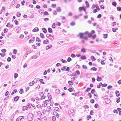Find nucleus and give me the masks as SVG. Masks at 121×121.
<instances>
[{
	"label": "nucleus",
	"instance_id": "obj_37",
	"mask_svg": "<svg viewBox=\"0 0 121 121\" xmlns=\"http://www.w3.org/2000/svg\"><path fill=\"white\" fill-rule=\"evenodd\" d=\"M75 22H71L70 23V25L72 26H74L75 25Z\"/></svg>",
	"mask_w": 121,
	"mask_h": 121
},
{
	"label": "nucleus",
	"instance_id": "obj_42",
	"mask_svg": "<svg viewBox=\"0 0 121 121\" xmlns=\"http://www.w3.org/2000/svg\"><path fill=\"white\" fill-rule=\"evenodd\" d=\"M36 106L37 107V108H41L42 107L41 105L40 104H38Z\"/></svg>",
	"mask_w": 121,
	"mask_h": 121
},
{
	"label": "nucleus",
	"instance_id": "obj_39",
	"mask_svg": "<svg viewBox=\"0 0 121 121\" xmlns=\"http://www.w3.org/2000/svg\"><path fill=\"white\" fill-rule=\"evenodd\" d=\"M85 3L87 7H89V4L88 1H86Z\"/></svg>",
	"mask_w": 121,
	"mask_h": 121
},
{
	"label": "nucleus",
	"instance_id": "obj_4",
	"mask_svg": "<svg viewBox=\"0 0 121 121\" xmlns=\"http://www.w3.org/2000/svg\"><path fill=\"white\" fill-rule=\"evenodd\" d=\"M35 40V37H32L29 40V43H31L34 42Z\"/></svg>",
	"mask_w": 121,
	"mask_h": 121
},
{
	"label": "nucleus",
	"instance_id": "obj_3",
	"mask_svg": "<svg viewBox=\"0 0 121 121\" xmlns=\"http://www.w3.org/2000/svg\"><path fill=\"white\" fill-rule=\"evenodd\" d=\"M48 101L47 100H45L44 101L43 104H42V106L43 107H45L47 106L48 104Z\"/></svg>",
	"mask_w": 121,
	"mask_h": 121
},
{
	"label": "nucleus",
	"instance_id": "obj_9",
	"mask_svg": "<svg viewBox=\"0 0 121 121\" xmlns=\"http://www.w3.org/2000/svg\"><path fill=\"white\" fill-rule=\"evenodd\" d=\"M39 30V28L37 27H36L34 28L32 30L33 32H36L38 31Z\"/></svg>",
	"mask_w": 121,
	"mask_h": 121
},
{
	"label": "nucleus",
	"instance_id": "obj_13",
	"mask_svg": "<svg viewBox=\"0 0 121 121\" xmlns=\"http://www.w3.org/2000/svg\"><path fill=\"white\" fill-rule=\"evenodd\" d=\"M19 97L18 96H17L14 98V100L15 101H17L19 99Z\"/></svg>",
	"mask_w": 121,
	"mask_h": 121
},
{
	"label": "nucleus",
	"instance_id": "obj_53",
	"mask_svg": "<svg viewBox=\"0 0 121 121\" xmlns=\"http://www.w3.org/2000/svg\"><path fill=\"white\" fill-rule=\"evenodd\" d=\"M51 109V108L50 107H48L47 108V111L48 112L49 111V110Z\"/></svg>",
	"mask_w": 121,
	"mask_h": 121
},
{
	"label": "nucleus",
	"instance_id": "obj_29",
	"mask_svg": "<svg viewBox=\"0 0 121 121\" xmlns=\"http://www.w3.org/2000/svg\"><path fill=\"white\" fill-rule=\"evenodd\" d=\"M60 60L63 63H67V61L65 60H64L63 59H60Z\"/></svg>",
	"mask_w": 121,
	"mask_h": 121
},
{
	"label": "nucleus",
	"instance_id": "obj_22",
	"mask_svg": "<svg viewBox=\"0 0 121 121\" xmlns=\"http://www.w3.org/2000/svg\"><path fill=\"white\" fill-rule=\"evenodd\" d=\"M17 90L16 89H15L12 92L11 94V95H13L17 91Z\"/></svg>",
	"mask_w": 121,
	"mask_h": 121
},
{
	"label": "nucleus",
	"instance_id": "obj_49",
	"mask_svg": "<svg viewBox=\"0 0 121 121\" xmlns=\"http://www.w3.org/2000/svg\"><path fill=\"white\" fill-rule=\"evenodd\" d=\"M13 54H16L17 53V50L16 49H14L13 50Z\"/></svg>",
	"mask_w": 121,
	"mask_h": 121
},
{
	"label": "nucleus",
	"instance_id": "obj_5",
	"mask_svg": "<svg viewBox=\"0 0 121 121\" xmlns=\"http://www.w3.org/2000/svg\"><path fill=\"white\" fill-rule=\"evenodd\" d=\"M24 117L23 116H20L18 117L16 119V121H20L22 119L24 118Z\"/></svg>",
	"mask_w": 121,
	"mask_h": 121
},
{
	"label": "nucleus",
	"instance_id": "obj_55",
	"mask_svg": "<svg viewBox=\"0 0 121 121\" xmlns=\"http://www.w3.org/2000/svg\"><path fill=\"white\" fill-rule=\"evenodd\" d=\"M21 15V14L19 12H17V16L18 17H20Z\"/></svg>",
	"mask_w": 121,
	"mask_h": 121
},
{
	"label": "nucleus",
	"instance_id": "obj_8",
	"mask_svg": "<svg viewBox=\"0 0 121 121\" xmlns=\"http://www.w3.org/2000/svg\"><path fill=\"white\" fill-rule=\"evenodd\" d=\"M78 35L79 36L80 38L82 39L83 38V36L84 35L83 33H79Z\"/></svg>",
	"mask_w": 121,
	"mask_h": 121
},
{
	"label": "nucleus",
	"instance_id": "obj_1",
	"mask_svg": "<svg viewBox=\"0 0 121 121\" xmlns=\"http://www.w3.org/2000/svg\"><path fill=\"white\" fill-rule=\"evenodd\" d=\"M33 115L31 113H29V115L27 117V119L29 121H32L33 119Z\"/></svg>",
	"mask_w": 121,
	"mask_h": 121
},
{
	"label": "nucleus",
	"instance_id": "obj_31",
	"mask_svg": "<svg viewBox=\"0 0 121 121\" xmlns=\"http://www.w3.org/2000/svg\"><path fill=\"white\" fill-rule=\"evenodd\" d=\"M69 84L70 85H72L73 84V83L70 81H69L68 82Z\"/></svg>",
	"mask_w": 121,
	"mask_h": 121
},
{
	"label": "nucleus",
	"instance_id": "obj_57",
	"mask_svg": "<svg viewBox=\"0 0 121 121\" xmlns=\"http://www.w3.org/2000/svg\"><path fill=\"white\" fill-rule=\"evenodd\" d=\"M91 118V116L89 115H88L87 117V119L89 120Z\"/></svg>",
	"mask_w": 121,
	"mask_h": 121
},
{
	"label": "nucleus",
	"instance_id": "obj_24",
	"mask_svg": "<svg viewBox=\"0 0 121 121\" xmlns=\"http://www.w3.org/2000/svg\"><path fill=\"white\" fill-rule=\"evenodd\" d=\"M97 69V68L95 67H93L91 69V70H93L94 71H96Z\"/></svg>",
	"mask_w": 121,
	"mask_h": 121
},
{
	"label": "nucleus",
	"instance_id": "obj_12",
	"mask_svg": "<svg viewBox=\"0 0 121 121\" xmlns=\"http://www.w3.org/2000/svg\"><path fill=\"white\" fill-rule=\"evenodd\" d=\"M52 45H48L46 47V50H48L50 48L52 47Z\"/></svg>",
	"mask_w": 121,
	"mask_h": 121
},
{
	"label": "nucleus",
	"instance_id": "obj_33",
	"mask_svg": "<svg viewBox=\"0 0 121 121\" xmlns=\"http://www.w3.org/2000/svg\"><path fill=\"white\" fill-rule=\"evenodd\" d=\"M82 68L84 69H87V67L85 65H82Z\"/></svg>",
	"mask_w": 121,
	"mask_h": 121
},
{
	"label": "nucleus",
	"instance_id": "obj_10",
	"mask_svg": "<svg viewBox=\"0 0 121 121\" xmlns=\"http://www.w3.org/2000/svg\"><path fill=\"white\" fill-rule=\"evenodd\" d=\"M39 78H35L34 79L33 81L32 82H34V84L35 83H36L37 82V81L39 80Z\"/></svg>",
	"mask_w": 121,
	"mask_h": 121
},
{
	"label": "nucleus",
	"instance_id": "obj_15",
	"mask_svg": "<svg viewBox=\"0 0 121 121\" xmlns=\"http://www.w3.org/2000/svg\"><path fill=\"white\" fill-rule=\"evenodd\" d=\"M23 108L22 110L24 111L27 109L28 108V107L27 106H23L22 107Z\"/></svg>",
	"mask_w": 121,
	"mask_h": 121
},
{
	"label": "nucleus",
	"instance_id": "obj_2",
	"mask_svg": "<svg viewBox=\"0 0 121 121\" xmlns=\"http://www.w3.org/2000/svg\"><path fill=\"white\" fill-rule=\"evenodd\" d=\"M74 111L72 109H70L69 110L68 114L70 116H73L74 114Z\"/></svg>",
	"mask_w": 121,
	"mask_h": 121
},
{
	"label": "nucleus",
	"instance_id": "obj_44",
	"mask_svg": "<svg viewBox=\"0 0 121 121\" xmlns=\"http://www.w3.org/2000/svg\"><path fill=\"white\" fill-rule=\"evenodd\" d=\"M117 10L119 11H121V7H118L117 8Z\"/></svg>",
	"mask_w": 121,
	"mask_h": 121
},
{
	"label": "nucleus",
	"instance_id": "obj_27",
	"mask_svg": "<svg viewBox=\"0 0 121 121\" xmlns=\"http://www.w3.org/2000/svg\"><path fill=\"white\" fill-rule=\"evenodd\" d=\"M44 93H43V94H42V95L41 96V97L40 99L42 100L44 99L45 98V96H44L43 95H44Z\"/></svg>",
	"mask_w": 121,
	"mask_h": 121
},
{
	"label": "nucleus",
	"instance_id": "obj_56",
	"mask_svg": "<svg viewBox=\"0 0 121 121\" xmlns=\"http://www.w3.org/2000/svg\"><path fill=\"white\" fill-rule=\"evenodd\" d=\"M56 25V24L55 23H53L52 26V28H55L56 27H55V26Z\"/></svg>",
	"mask_w": 121,
	"mask_h": 121
},
{
	"label": "nucleus",
	"instance_id": "obj_62",
	"mask_svg": "<svg viewBox=\"0 0 121 121\" xmlns=\"http://www.w3.org/2000/svg\"><path fill=\"white\" fill-rule=\"evenodd\" d=\"M70 69L69 67H67L66 68V69L65 70V71H69Z\"/></svg>",
	"mask_w": 121,
	"mask_h": 121
},
{
	"label": "nucleus",
	"instance_id": "obj_25",
	"mask_svg": "<svg viewBox=\"0 0 121 121\" xmlns=\"http://www.w3.org/2000/svg\"><path fill=\"white\" fill-rule=\"evenodd\" d=\"M118 29V28H112V31L115 32L116 30Z\"/></svg>",
	"mask_w": 121,
	"mask_h": 121
},
{
	"label": "nucleus",
	"instance_id": "obj_51",
	"mask_svg": "<svg viewBox=\"0 0 121 121\" xmlns=\"http://www.w3.org/2000/svg\"><path fill=\"white\" fill-rule=\"evenodd\" d=\"M52 119L53 121H55L56 120V117L55 116H53L52 117Z\"/></svg>",
	"mask_w": 121,
	"mask_h": 121
},
{
	"label": "nucleus",
	"instance_id": "obj_26",
	"mask_svg": "<svg viewBox=\"0 0 121 121\" xmlns=\"http://www.w3.org/2000/svg\"><path fill=\"white\" fill-rule=\"evenodd\" d=\"M40 81V83L43 84H45V83L43 82V79H40L39 80Z\"/></svg>",
	"mask_w": 121,
	"mask_h": 121
},
{
	"label": "nucleus",
	"instance_id": "obj_63",
	"mask_svg": "<svg viewBox=\"0 0 121 121\" xmlns=\"http://www.w3.org/2000/svg\"><path fill=\"white\" fill-rule=\"evenodd\" d=\"M113 112L114 113H116V114H117L118 113V112L117 111L116 109H114L113 111Z\"/></svg>",
	"mask_w": 121,
	"mask_h": 121
},
{
	"label": "nucleus",
	"instance_id": "obj_6",
	"mask_svg": "<svg viewBox=\"0 0 121 121\" xmlns=\"http://www.w3.org/2000/svg\"><path fill=\"white\" fill-rule=\"evenodd\" d=\"M6 26L7 27H9L10 28H11L13 27V25H11L10 22H8Z\"/></svg>",
	"mask_w": 121,
	"mask_h": 121
},
{
	"label": "nucleus",
	"instance_id": "obj_7",
	"mask_svg": "<svg viewBox=\"0 0 121 121\" xmlns=\"http://www.w3.org/2000/svg\"><path fill=\"white\" fill-rule=\"evenodd\" d=\"M96 28L97 31L99 32H100L102 30V28H100L98 25L97 26Z\"/></svg>",
	"mask_w": 121,
	"mask_h": 121
},
{
	"label": "nucleus",
	"instance_id": "obj_30",
	"mask_svg": "<svg viewBox=\"0 0 121 121\" xmlns=\"http://www.w3.org/2000/svg\"><path fill=\"white\" fill-rule=\"evenodd\" d=\"M56 92L58 94H59L60 93V91L59 89H57L56 90Z\"/></svg>",
	"mask_w": 121,
	"mask_h": 121
},
{
	"label": "nucleus",
	"instance_id": "obj_59",
	"mask_svg": "<svg viewBox=\"0 0 121 121\" xmlns=\"http://www.w3.org/2000/svg\"><path fill=\"white\" fill-rule=\"evenodd\" d=\"M95 7H96V9H97L98 10H100V9L99 7L98 6V5L97 4H96L95 5Z\"/></svg>",
	"mask_w": 121,
	"mask_h": 121
},
{
	"label": "nucleus",
	"instance_id": "obj_32",
	"mask_svg": "<svg viewBox=\"0 0 121 121\" xmlns=\"http://www.w3.org/2000/svg\"><path fill=\"white\" fill-rule=\"evenodd\" d=\"M120 101V98H117L116 99V102L117 103H119Z\"/></svg>",
	"mask_w": 121,
	"mask_h": 121
},
{
	"label": "nucleus",
	"instance_id": "obj_34",
	"mask_svg": "<svg viewBox=\"0 0 121 121\" xmlns=\"http://www.w3.org/2000/svg\"><path fill=\"white\" fill-rule=\"evenodd\" d=\"M24 91L23 89L21 88L19 91V93L21 94H22L23 93Z\"/></svg>",
	"mask_w": 121,
	"mask_h": 121
},
{
	"label": "nucleus",
	"instance_id": "obj_61",
	"mask_svg": "<svg viewBox=\"0 0 121 121\" xmlns=\"http://www.w3.org/2000/svg\"><path fill=\"white\" fill-rule=\"evenodd\" d=\"M99 106L98 104H95L94 106L95 108H97L99 107Z\"/></svg>",
	"mask_w": 121,
	"mask_h": 121
},
{
	"label": "nucleus",
	"instance_id": "obj_11",
	"mask_svg": "<svg viewBox=\"0 0 121 121\" xmlns=\"http://www.w3.org/2000/svg\"><path fill=\"white\" fill-rule=\"evenodd\" d=\"M56 9L57 11L58 12H60L61 11V9L60 7H57Z\"/></svg>",
	"mask_w": 121,
	"mask_h": 121
},
{
	"label": "nucleus",
	"instance_id": "obj_19",
	"mask_svg": "<svg viewBox=\"0 0 121 121\" xmlns=\"http://www.w3.org/2000/svg\"><path fill=\"white\" fill-rule=\"evenodd\" d=\"M80 58L82 60H85L86 59V57L85 56L82 55L81 56Z\"/></svg>",
	"mask_w": 121,
	"mask_h": 121
},
{
	"label": "nucleus",
	"instance_id": "obj_46",
	"mask_svg": "<svg viewBox=\"0 0 121 121\" xmlns=\"http://www.w3.org/2000/svg\"><path fill=\"white\" fill-rule=\"evenodd\" d=\"M52 7L53 8H55L56 7V4H52Z\"/></svg>",
	"mask_w": 121,
	"mask_h": 121
},
{
	"label": "nucleus",
	"instance_id": "obj_43",
	"mask_svg": "<svg viewBox=\"0 0 121 121\" xmlns=\"http://www.w3.org/2000/svg\"><path fill=\"white\" fill-rule=\"evenodd\" d=\"M101 79V78L99 77H98L96 79L98 81H100Z\"/></svg>",
	"mask_w": 121,
	"mask_h": 121
},
{
	"label": "nucleus",
	"instance_id": "obj_20",
	"mask_svg": "<svg viewBox=\"0 0 121 121\" xmlns=\"http://www.w3.org/2000/svg\"><path fill=\"white\" fill-rule=\"evenodd\" d=\"M43 31V33L45 34L47 32L46 29L45 28H43L42 29Z\"/></svg>",
	"mask_w": 121,
	"mask_h": 121
},
{
	"label": "nucleus",
	"instance_id": "obj_38",
	"mask_svg": "<svg viewBox=\"0 0 121 121\" xmlns=\"http://www.w3.org/2000/svg\"><path fill=\"white\" fill-rule=\"evenodd\" d=\"M91 88H90V87L88 88H87V89L85 91V92H88V91H90L91 90Z\"/></svg>",
	"mask_w": 121,
	"mask_h": 121
},
{
	"label": "nucleus",
	"instance_id": "obj_36",
	"mask_svg": "<svg viewBox=\"0 0 121 121\" xmlns=\"http://www.w3.org/2000/svg\"><path fill=\"white\" fill-rule=\"evenodd\" d=\"M40 36L41 38H44V36L42 33H41L40 35Z\"/></svg>",
	"mask_w": 121,
	"mask_h": 121
},
{
	"label": "nucleus",
	"instance_id": "obj_64",
	"mask_svg": "<svg viewBox=\"0 0 121 121\" xmlns=\"http://www.w3.org/2000/svg\"><path fill=\"white\" fill-rule=\"evenodd\" d=\"M37 57V56L36 55H35V56H32V58L33 59H35Z\"/></svg>",
	"mask_w": 121,
	"mask_h": 121
},
{
	"label": "nucleus",
	"instance_id": "obj_18",
	"mask_svg": "<svg viewBox=\"0 0 121 121\" xmlns=\"http://www.w3.org/2000/svg\"><path fill=\"white\" fill-rule=\"evenodd\" d=\"M108 34H104L103 35V37L104 38L106 39L108 37Z\"/></svg>",
	"mask_w": 121,
	"mask_h": 121
},
{
	"label": "nucleus",
	"instance_id": "obj_48",
	"mask_svg": "<svg viewBox=\"0 0 121 121\" xmlns=\"http://www.w3.org/2000/svg\"><path fill=\"white\" fill-rule=\"evenodd\" d=\"M72 59L70 57H69L67 59V61L68 62H69L71 61Z\"/></svg>",
	"mask_w": 121,
	"mask_h": 121
},
{
	"label": "nucleus",
	"instance_id": "obj_47",
	"mask_svg": "<svg viewBox=\"0 0 121 121\" xmlns=\"http://www.w3.org/2000/svg\"><path fill=\"white\" fill-rule=\"evenodd\" d=\"M117 3L115 1L113 2L112 3V5L115 6H116V5H117Z\"/></svg>",
	"mask_w": 121,
	"mask_h": 121
},
{
	"label": "nucleus",
	"instance_id": "obj_35",
	"mask_svg": "<svg viewBox=\"0 0 121 121\" xmlns=\"http://www.w3.org/2000/svg\"><path fill=\"white\" fill-rule=\"evenodd\" d=\"M91 59L93 61H94L96 60V59L93 56H92L91 57Z\"/></svg>",
	"mask_w": 121,
	"mask_h": 121
},
{
	"label": "nucleus",
	"instance_id": "obj_54",
	"mask_svg": "<svg viewBox=\"0 0 121 121\" xmlns=\"http://www.w3.org/2000/svg\"><path fill=\"white\" fill-rule=\"evenodd\" d=\"M14 22H15V24L16 25H18V22L17 20H15L14 21Z\"/></svg>",
	"mask_w": 121,
	"mask_h": 121
},
{
	"label": "nucleus",
	"instance_id": "obj_21",
	"mask_svg": "<svg viewBox=\"0 0 121 121\" xmlns=\"http://www.w3.org/2000/svg\"><path fill=\"white\" fill-rule=\"evenodd\" d=\"M48 32L50 33H51L52 32V29L50 28H48Z\"/></svg>",
	"mask_w": 121,
	"mask_h": 121
},
{
	"label": "nucleus",
	"instance_id": "obj_58",
	"mask_svg": "<svg viewBox=\"0 0 121 121\" xmlns=\"http://www.w3.org/2000/svg\"><path fill=\"white\" fill-rule=\"evenodd\" d=\"M11 58L10 57H8L7 59V60L8 62L10 61H11Z\"/></svg>",
	"mask_w": 121,
	"mask_h": 121
},
{
	"label": "nucleus",
	"instance_id": "obj_23",
	"mask_svg": "<svg viewBox=\"0 0 121 121\" xmlns=\"http://www.w3.org/2000/svg\"><path fill=\"white\" fill-rule=\"evenodd\" d=\"M117 110L119 112V115H121V111H120L121 110V109L120 108H117Z\"/></svg>",
	"mask_w": 121,
	"mask_h": 121
},
{
	"label": "nucleus",
	"instance_id": "obj_60",
	"mask_svg": "<svg viewBox=\"0 0 121 121\" xmlns=\"http://www.w3.org/2000/svg\"><path fill=\"white\" fill-rule=\"evenodd\" d=\"M34 84V82H31L29 83V85L30 86H32Z\"/></svg>",
	"mask_w": 121,
	"mask_h": 121
},
{
	"label": "nucleus",
	"instance_id": "obj_52",
	"mask_svg": "<svg viewBox=\"0 0 121 121\" xmlns=\"http://www.w3.org/2000/svg\"><path fill=\"white\" fill-rule=\"evenodd\" d=\"M31 105H32V104H30L29 103L27 105V106H28V107L30 108H31Z\"/></svg>",
	"mask_w": 121,
	"mask_h": 121
},
{
	"label": "nucleus",
	"instance_id": "obj_45",
	"mask_svg": "<svg viewBox=\"0 0 121 121\" xmlns=\"http://www.w3.org/2000/svg\"><path fill=\"white\" fill-rule=\"evenodd\" d=\"M6 50L4 49H3L1 50V51L3 53H5L6 52Z\"/></svg>",
	"mask_w": 121,
	"mask_h": 121
},
{
	"label": "nucleus",
	"instance_id": "obj_28",
	"mask_svg": "<svg viewBox=\"0 0 121 121\" xmlns=\"http://www.w3.org/2000/svg\"><path fill=\"white\" fill-rule=\"evenodd\" d=\"M81 51L82 52L84 53L85 52H86V49L85 48H83L81 49Z\"/></svg>",
	"mask_w": 121,
	"mask_h": 121
},
{
	"label": "nucleus",
	"instance_id": "obj_40",
	"mask_svg": "<svg viewBox=\"0 0 121 121\" xmlns=\"http://www.w3.org/2000/svg\"><path fill=\"white\" fill-rule=\"evenodd\" d=\"M18 74L17 73H14V77L15 78H16L18 77Z\"/></svg>",
	"mask_w": 121,
	"mask_h": 121
},
{
	"label": "nucleus",
	"instance_id": "obj_41",
	"mask_svg": "<svg viewBox=\"0 0 121 121\" xmlns=\"http://www.w3.org/2000/svg\"><path fill=\"white\" fill-rule=\"evenodd\" d=\"M42 121H46L47 118L46 117H44L43 118H42Z\"/></svg>",
	"mask_w": 121,
	"mask_h": 121
},
{
	"label": "nucleus",
	"instance_id": "obj_17",
	"mask_svg": "<svg viewBox=\"0 0 121 121\" xmlns=\"http://www.w3.org/2000/svg\"><path fill=\"white\" fill-rule=\"evenodd\" d=\"M54 38V37L52 35H50V36L49 37H48V38L49 39L51 40H53Z\"/></svg>",
	"mask_w": 121,
	"mask_h": 121
},
{
	"label": "nucleus",
	"instance_id": "obj_50",
	"mask_svg": "<svg viewBox=\"0 0 121 121\" xmlns=\"http://www.w3.org/2000/svg\"><path fill=\"white\" fill-rule=\"evenodd\" d=\"M70 92H71L73 91V89L72 88H69L68 89Z\"/></svg>",
	"mask_w": 121,
	"mask_h": 121
},
{
	"label": "nucleus",
	"instance_id": "obj_14",
	"mask_svg": "<svg viewBox=\"0 0 121 121\" xmlns=\"http://www.w3.org/2000/svg\"><path fill=\"white\" fill-rule=\"evenodd\" d=\"M36 40L37 42H41V40L38 37H36Z\"/></svg>",
	"mask_w": 121,
	"mask_h": 121
},
{
	"label": "nucleus",
	"instance_id": "obj_16",
	"mask_svg": "<svg viewBox=\"0 0 121 121\" xmlns=\"http://www.w3.org/2000/svg\"><path fill=\"white\" fill-rule=\"evenodd\" d=\"M115 94L116 96L117 97H118L120 96V93L119 91H116L115 92Z\"/></svg>",
	"mask_w": 121,
	"mask_h": 121
}]
</instances>
